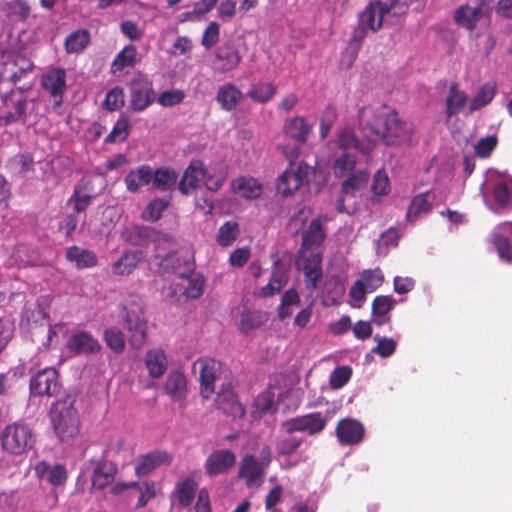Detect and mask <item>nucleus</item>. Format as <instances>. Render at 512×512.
<instances>
[{
    "label": "nucleus",
    "mask_w": 512,
    "mask_h": 512,
    "mask_svg": "<svg viewBox=\"0 0 512 512\" xmlns=\"http://www.w3.org/2000/svg\"><path fill=\"white\" fill-rule=\"evenodd\" d=\"M360 129L386 146L409 143L414 134L412 123L400 118L398 112L385 104L365 105L358 111Z\"/></svg>",
    "instance_id": "obj_1"
},
{
    "label": "nucleus",
    "mask_w": 512,
    "mask_h": 512,
    "mask_svg": "<svg viewBox=\"0 0 512 512\" xmlns=\"http://www.w3.org/2000/svg\"><path fill=\"white\" fill-rule=\"evenodd\" d=\"M75 397L66 394L57 399L50 409V420L56 436L61 441L73 439L79 432V416L75 408Z\"/></svg>",
    "instance_id": "obj_2"
},
{
    "label": "nucleus",
    "mask_w": 512,
    "mask_h": 512,
    "mask_svg": "<svg viewBox=\"0 0 512 512\" xmlns=\"http://www.w3.org/2000/svg\"><path fill=\"white\" fill-rule=\"evenodd\" d=\"M35 442L32 428L22 421L6 425L0 433L1 448L10 455L26 454L34 447Z\"/></svg>",
    "instance_id": "obj_3"
},
{
    "label": "nucleus",
    "mask_w": 512,
    "mask_h": 512,
    "mask_svg": "<svg viewBox=\"0 0 512 512\" xmlns=\"http://www.w3.org/2000/svg\"><path fill=\"white\" fill-rule=\"evenodd\" d=\"M124 309V323L129 333V343L132 347L139 349L147 338V321L143 301L137 296H131Z\"/></svg>",
    "instance_id": "obj_4"
},
{
    "label": "nucleus",
    "mask_w": 512,
    "mask_h": 512,
    "mask_svg": "<svg viewBox=\"0 0 512 512\" xmlns=\"http://www.w3.org/2000/svg\"><path fill=\"white\" fill-rule=\"evenodd\" d=\"M0 65L1 80L14 85L27 79L35 69L29 57L10 49H0Z\"/></svg>",
    "instance_id": "obj_5"
},
{
    "label": "nucleus",
    "mask_w": 512,
    "mask_h": 512,
    "mask_svg": "<svg viewBox=\"0 0 512 512\" xmlns=\"http://www.w3.org/2000/svg\"><path fill=\"white\" fill-rule=\"evenodd\" d=\"M40 363L38 358L32 359L30 366L27 368L29 373H34L29 381L30 394L33 396H54L59 392L60 382L59 373L53 367H44L39 369Z\"/></svg>",
    "instance_id": "obj_6"
},
{
    "label": "nucleus",
    "mask_w": 512,
    "mask_h": 512,
    "mask_svg": "<svg viewBox=\"0 0 512 512\" xmlns=\"http://www.w3.org/2000/svg\"><path fill=\"white\" fill-rule=\"evenodd\" d=\"M323 252L322 251H298L296 266L303 272L304 282L309 290L318 288L323 278Z\"/></svg>",
    "instance_id": "obj_7"
},
{
    "label": "nucleus",
    "mask_w": 512,
    "mask_h": 512,
    "mask_svg": "<svg viewBox=\"0 0 512 512\" xmlns=\"http://www.w3.org/2000/svg\"><path fill=\"white\" fill-rule=\"evenodd\" d=\"M1 101L4 114L0 116V120L4 125L26 121L28 100L23 89H11L1 95Z\"/></svg>",
    "instance_id": "obj_8"
},
{
    "label": "nucleus",
    "mask_w": 512,
    "mask_h": 512,
    "mask_svg": "<svg viewBox=\"0 0 512 512\" xmlns=\"http://www.w3.org/2000/svg\"><path fill=\"white\" fill-rule=\"evenodd\" d=\"M129 108L134 112H142L156 100L153 84L145 77H138L129 83Z\"/></svg>",
    "instance_id": "obj_9"
},
{
    "label": "nucleus",
    "mask_w": 512,
    "mask_h": 512,
    "mask_svg": "<svg viewBox=\"0 0 512 512\" xmlns=\"http://www.w3.org/2000/svg\"><path fill=\"white\" fill-rule=\"evenodd\" d=\"M108 454L109 448H103L98 458H93L89 461L93 466L91 476L92 487L97 490H103L111 485L117 474V466L107 459Z\"/></svg>",
    "instance_id": "obj_10"
},
{
    "label": "nucleus",
    "mask_w": 512,
    "mask_h": 512,
    "mask_svg": "<svg viewBox=\"0 0 512 512\" xmlns=\"http://www.w3.org/2000/svg\"><path fill=\"white\" fill-rule=\"evenodd\" d=\"M327 424V420L321 412H313L289 419L283 423L287 433L301 432L310 436L321 433Z\"/></svg>",
    "instance_id": "obj_11"
},
{
    "label": "nucleus",
    "mask_w": 512,
    "mask_h": 512,
    "mask_svg": "<svg viewBox=\"0 0 512 512\" xmlns=\"http://www.w3.org/2000/svg\"><path fill=\"white\" fill-rule=\"evenodd\" d=\"M67 73L62 67H52L42 75L41 87L54 99L56 105H60L67 90Z\"/></svg>",
    "instance_id": "obj_12"
},
{
    "label": "nucleus",
    "mask_w": 512,
    "mask_h": 512,
    "mask_svg": "<svg viewBox=\"0 0 512 512\" xmlns=\"http://www.w3.org/2000/svg\"><path fill=\"white\" fill-rule=\"evenodd\" d=\"M219 363L212 358H200L193 364V371L199 372L201 395L208 399L214 392Z\"/></svg>",
    "instance_id": "obj_13"
},
{
    "label": "nucleus",
    "mask_w": 512,
    "mask_h": 512,
    "mask_svg": "<svg viewBox=\"0 0 512 512\" xmlns=\"http://www.w3.org/2000/svg\"><path fill=\"white\" fill-rule=\"evenodd\" d=\"M160 266L166 272L173 273L181 278H188L194 271L195 262L193 254L189 252H171L161 259Z\"/></svg>",
    "instance_id": "obj_14"
},
{
    "label": "nucleus",
    "mask_w": 512,
    "mask_h": 512,
    "mask_svg": "<svg viewBox=\"0 0 512 512\" xmlns=\"http://www.w3.org/2000/svg\"><path fill=\"white\" fill-rule=\"evenodd\" d=\"M328 221L326 215H319L312 219L308 228L302 233V241L299 251H318L324 243L327 234L324 223Z\"/></svg>",
    "instance_id": "obj_15"
},
{
    "label": "nucleus",
    "mask_w": 512,
    "mask_h": 512,
    "mask_svg": "<svg viewBox=\"0 0 512 512\" xmlns=\"http://www.w3.org/2000/svg\"><path fill=\"white\" fill-rule=\"evenodd\" d=\"M390 7L381 1L369 3L358 15V24L375 33L383 26L384 16L390 12Z\"/></svg>",
    "instance_id": "obj_16"
},
{
    "label": "nucleus",
    "mask_w": 512,
    "mask_h": 512,
    "mask_svg": "<svg viewBox=\"0 0 512 512\" xmlns=\"http://www.w3.org/2000/svg\"><path fill=\"white\" fill-rule=\"evenodd\" d=\"M335 433L341 445H357L364 438L365 428L356 419L343 418L338 421Z\"/></svg>",
    "instance_id": "obj_17"
},
{
    "label": "nucleus",
    "mask_w": 512,
    "mask_h": 512,
    "mask_svg": "<svg viewBox=\"0 0 512 512\" xmlns=\"http://www.w3.org/2000/svg\"><path fill=\"white\" fill-rule=\"evenodd\" d=\"M492 243L499 257L512 262V222H503L492 233Z\"/></svg>",
    "instance_id": "obj_18"
},
{
    "label": "nucleus",
    "mask_w": 512,
    "mask_h": 512,
    "mask_svg": "<svg viewBox=\"0 0 512 512\" xmlns=\"http://www.w3.org/2000/svg\"><path fill=\"white\" fill-rule=\"evenodd\" d=\"M236 462V455L227 449L212 452L206 462L205 470L210 476H216L229 471Z\"/></svg>",
    "instance_id": "obj_19"
},
{
    "label": "nucleus",
    "mask_w": 512,
    "mask_h": 512,
    "mask_svg": "<svg viewBox=\"0 0 512 512\" xmlns=\"http://www.w3.org/2000/svg\"><path fill=\"white\" fill-rule=\"evenodd\" d=\"M67 348L70 352L80 355V354H96L101 350V344L99 341L94 338L90 333L85 331H80L73 334L68 342Z\"/></svg>",
    "instance_id": "obj_20"
},
{
    "label": "nucleus",
    "mask_w": 512,
    "mask_h": 512,
    "mask_svg": "<svg viewBox=\"0 0 512 512\" xmlns=\"http://www.w3.org/2000/svg\"><path fill=\"white\" fill-rule=\"evenodd\" d=\"M215 404L219 410L233 418H242L245 415V408L230 387L217 393Z\"/></svg>",
    "instance_id": "obj_21"
},
{
    "label": "nucleus",
    "mask_w": 512,
    "mask_h": 512,
    "mask_svg": "<svg viewBox=\"0 0 512 512\" xmlns=\"http://www.w3.org/2000/svg\"><path fill=\"white\" fill-rule=\"evenodd\" d=\"M143 259L144 253L141 250H124L120 258L111 265V272L115 276H129Z\"/></svg>",
    "instance_id": "obj_22"
},
{
    "label": "nucleus",
    "mask_w": 512,
    "mask_h": 512,
    "mask_svg": "<svg viewBox=\"0 0 512 512\" xmlns=\"http://www.w3.org/2000/svg\"><path fill=\"white\" fill-rule=\"evenodd\" d=\"M171 461L172 458L169 453L155 450L138 458L135 465V473L138 476H146L157 467L164 464H170Z\"/></svg>",
    "instance_id": "obj_23"
},
{
    "label": "nucleus",
    "mask_w": 512,
    "mask_h": 512,
    "mask_svg": "<svg viewBox=\"0 0 512 512\" xmlns=\"http://www.w3.org/2000/svg\"><path fill=\"white\" fill-rule=\"evenodd\" d=\"M215 59L217 70L221 73H226L238 67L241 55L236 46L231 43H224L216 49Z\"/></svg>",
    "instance_id": "obj_24"
},
{
    "label": "nucleus",
    "mask_w": 512,
    "mask_h": 512,
    "mask_svg": "<svg viewBox=\"0 0 512 512\" xmlns=\"http://www.w3.org/2000/svg\"><path fill=\"white\" fill-rule=\"evenodd\" d=\"M396 305V300L389 295H378L371 305L372 322L382 326L391 321V311Z\"/></svg>",
    "instance_id": "obj_25"
},
{
    "label": "nucleus",
    "mask_w": 512,
    "mask_h": 512,
    "mask_svg": "<svg viewBox=\"0 0 512 512\" xmlns=\"http://www.w3.org/2000/svg\"><path fill=\"white\" fill-rule=\"evenodd\" d=\"M485 10L481 6L471 7L469 5H461L454 12V21L457 25L473 31L478 22L484 17Z\"/></svg>",
    "instance_id": "obj_26"
},
{
    "label": "nucleus",
    "mask_w": 512,
    "mask_h": 512,
    "mask_svg": "<svg viewBox=\"0 0 512 512\" xmlns=\"http://www.w3.org/2000/svg\"><path fill=\"white\" fill-rule=\"evenodd\" d=\"M204 177L205 169L203 168V163L201 161H193L184 171L178 188L183 194L188 195L197 188L199 181L203 180Z\"/></svg>",
    "instance_id": "obj_27"
},
{
    "label": "nucleus",
    "mask_w": 512,
    "mask_h": 512,
    "mask_svg": "<svg viewBox=\"0 0 512 512\" xmlns=\"http://www.w3.org/2000/svg\"><path fill=\"white\" fill-rule=\"evenodd\" d=\"M492 196L495 207L492 210L496 213L512 209V181L499 180L494 183Z\"/></svg>",
    "instance_id": "obj_28"
},
{
    "label": "nucleus",
    "mask_w": 512,
    "mask_h": 512,
    "mask_svg": "<svg viewBox=\"0 0 512 512\" xmlns=\"http://www.w3.org/2000/svg\"><path fill=\"white\" fill-rule=\"evenodd\" d=\"M153 170L151 166L143 164L132 169L124 178L126 189L131 193H136L144 185H148L152 181Z\"/></svg>",
    "instance_id": "obj_29"
},
{
    "label": "nucleus",
    "mask_w": 512,
    "mask_h": 512,
    "mask_svg": "<svg viewBox=\"0 0 512 512\" xmlns=\"http://www.w3.org/2000/svg\"><path fill=\"white\" fill-rule=\"evenodd\" d=\"M468 97L465 92L459 90L457 83H452L449 87L445 100V115L449 121L453 116L458 115L466 106Z\"/></svg>",
    "instance_id": "obj_30"
},
{
    "label": "nucleus",
    "mask_w": 512,
    "mask_h": 512,
    "mask_svg": "<svg viewBox=\"0 0 512 512\" xmlns=\"http://www.w3.org/2000/svg\"><path fill=\"white\" fill-rule=\"evenodd\" d=\"M283 129L288 138L303 144L307 141L312 126L307 124L303 117L295 116L285 121Z\"/></svg>",
    "instance_id": "obj_31"
},
{
    "label": "nucleus",
    "mask_w": 512,
    "mask_h": 512,
    "mask_svg": "<svg viewBox=\"0 0 512 512\" xmlns=\"http://www.w3.org/2000/svg\"><path fill=\"white\" fill-rule=\"evenodd\" d=\"M243 94L234 84L228 83L220 86L216 94V101L225 111H233L240 103Z\"/></svg>",
    "instance_id": "obj_32"
},
{
    "label": "nucleus",
    "mask_w": 512,
    "mask_h": 512,
    "mask_svg": "<svg viewBox=\"0 0 512 512\" xmlns=\"http://www.w3.org/2000/svg\"><path fill=\"white\" fill-rule=\"evenodd\" d=\"M165 393L175 401H182L186 397L187 380L183 372L171 371L164 384Z\"/></svg>",
    "instance_id": "obj_33"
},
{
    "label": "nucleus",
    "mask_w": 512,
    "mask_h": 512,
    "mask_svg": "<svg viewBox=\"0 0 512 512\" xmlns=\"http://www.w3.org/2000/svg\"><path fill=\"white\" fill-rule=\"evenodd\" d=\"M66 259L74 263L77 269L92 268L98 264L97 255L93 251L76 245L67 248Z\"/></svg>",
    "instance_id": "obj_34"
},
{
    "label": "nucleus",
    "mask_w": 512,
    "mask_h": 512,
    "mask_svg": "<svg viewBox=\"0 0 512 512\" xmlns=\"http://www.w3.org/2000/svg\"><path fill=\"white\" fill-rule=\"evenodd\" d=\"M145 365L152 378L162 377L168 366L166 354L161 349L149 350L145 356Z\"/></svg>",
    "instance_id": "obj_35"
},
{
    "label": "nucleus",
    "mask_w": 512,
    "mask_h": 512,
    "mask_svg": "<svg viewBox=\"0 0 512 512\" xmlns=\"http://www.w3.org/2000/svg\"><path fill=\"white\" fill-rule=\"evenodd\" d=\"M314 175V168L309 166L304 162H300L297 169L295 171L286 170L283 172V179L281 181L280 186H284V180L286 178L292 180L293 187L292 189H299L302 185L308 184L311 180V177ZM285 192L290 191V188H282Z\"/></svg>",
    "instance_id": "obj_36"
},
{
    "label": "nucleus",
    "mask_w": 512,
    "mask_h": 512,
    "mask_svg": "<svg viewBox=\"0 0 512 512\" xmlns=\"http://www.w3.org/2000/svg\"><path fill=\"white\" fill-rule=\"evenodd\" d=\"M232 191L246 199H255L261 195L262 186L252 177H239L232 182Z\"/></svg>",
    "instance_id": "obj_37"
},
{
    "label": "nucleus",
    "mask_w": 512,
    "mask_h": 512,
    "mask_svg": "<svg viewBox=\"0 0 512 512\" xmlns=\"http://www.w3.org/2000/svg\"><path fill=\"white\" fill-rule=\"evenodd\" d=\"M432 210L430 192H423L413 197L406 213V219L414 222L421 214H428Z\"/></svg>",
    "instance_id": "obj_38"
},
{
    "label": "nucleus",
    "mask_w": 512,
    "mask_h": 512,
    "mask_svg": "<svg viewBox=\"0 0 512 512\" xmlns=\"http://www.w3.org/2000/svg\"><path fill=\"white\" fill-rule=\"evenodd\" d=\"M137 50L134 45L125 46L111 63V72L116 74L125 68H133L136 64Z\"/></svg>",
    "instance_id": "obj_39"
},
{
    "label": "nucleus",
    "mask_w": 512,
    "mask_h": 512,
    "mask_svg": "<svg viewBox=\"0 0 512 512\" xmlns=\"http://www.w3.org/2000/svg\"><path fill=\"white\" fill-rule=\"evenodd\" d=\"M263 474V470L254 455H245L239 469V476L245 478L247 485H252Z\"/></svg>",
    "instance_id": "obj_40"
},
{
    "label": "nucleus",
    "mask_w": 512,
    "mask_h": 512,
    "mask_svg": "<svg viewBox=\"0 0 512 512\" xmlns=\"http://www.w3.org/2000/svg\"><path fill=\"white\" fill-rule=\"evenodd\" d=\"M131 127L129 118L126 115L121 114L110 133L106 136L104 143L114 144L126 141L131 132Z\"/></svg>",
    "instance_id": "obj_41"
},
{
    "label": "nucleus",
    "mask_w": 512,
    "mask_h": 512,
    "mask_svg": "<svg viewBox=\"0 0 512 512\" xmlns=\"http://www.w3.org/2000/svg\"><path fill=\"white\" fill-rule=\"evenodd\" d=\"M497 93L495 84L485 83L481 86L477 94L472 98L469 103V113L472 114L475 111L487 106L492 102Z\"/></svg>",
    "instance_id": "obj_42"
},
{
    "label": "nucleus",
    "mask_w": 512,
    "mask_h": 512,
    "mask_svg": "<svg viewBox=\"0 0 512 512\" xmlns=\"http://www.w3.org/2000/svg\"><path fill=\"white\" fill-rule=\"evenodd\" d=\"M91 36L88 30L78 29L70 33L65 39V50L67 53H79L90 43Z\"/></svg>",
    "instance_id": "obj_43"
},
{
    "label": "nucleus",
    "mask_w": 512,
    "mask_h": 512,
    "mask_svg": "<svg viewBox=\"0 0 512 512\" xmlns=\"http://www.w3.org/2000/svg\"><path fill=\"white\" fill-rule=\"evenodd\" d=\"M369 174L365 171H357L352 173L341 186L343 195L354 196L356 192L362 190L368 183Z\"/></svg>",
    "instance_id": "obj_44"
},
{
    "label": "nucleus",
    "mask_w": 512,
    "mask_h": 512,
    "mask_svg": "<svg viewBox=\"0 0 512 512\" xmlns=\"http://www.w3.org/2000/svg\"><path fill=\"white\" fill-rule=\"evenodd\" d=\"M178 175L170 169L161 167L153 172L152 183L153 186L161 191H167L176 184Z\"/></svg>",
    "instance_id": "obj_45"
},
{
    "label": "nucleus",
    "mask_w": 512,
    "mask_h": 512,
    "mask_svg": "<svg viewBox=\"0 0 512 512\" xmlns=\"http://www.w3.org/2000/svg\"><path fill=\"white\" fill-rule=\"evenodd\" d=\"M239 234L240 229L238 223L235 221H226L218 230L216 242L221 247L231 246L236 241Z\"/></svg>",
    "instance_id": "obj_46"
},
{
    "label": "nucleus",
    "mask_w": 512,
    "mask_h": 512,
    "mask_svg": "<svg viewBox=\"0 0 512 512\" xmlns=\"http://www.w3.org/2000/svg\"><path fill=\"white\" fill-rule=\"evenodd\" d=\"M276 86L272 83L260 82L251 86L247 96L259 103L269 102L276 94Z\"/></svg>",
    "instance_id": "obj_47"
},
{
    "label": "nucleus",
    "mask_w": 512,
    "mask_h": 512,
    "mask_svg": "<svg viewBox=\"0 0 512 512\" xmlns=\"http://www.w3.org/2000/svg\"><path fill=\"white\" fill-rule=\"evenodd\" d=\"M369 30L362 27V25L357 24L352 32V36L348 42L346 48V54L349 56V64H352L361 49L362 43L366 36L368 35Z\"/></svg>",
    "instance_id": "obj_48"
},
{
    "label": "nucleus",
    "mask_w": 512,
    "mask_h": 512,
    "mask_svg": "<svg viewBox=\"0 0 512 512\" xmlns=\"http://www.w3.org/2000/svg\"><path fill=\"white\" fill-rule=\"evenodd\" d=\"M288 282V276L286 273L274 270L270 281L260 289L259 295L267 298L280 292Z\"/></svg>",
    "instance_id": "obj_49"
},
{
    "label": "nucleus",
    "mask_w": 512,
    "mask_h": 512,
    "mask_svg": "<svg viewBox=\"0 0 512 512\" xmlns=\"http://www.w3.org/2000/svg\"><path fill=\"white\" fill-rule=\"evenodd\" d=\"M103 339L109 349L116 354H121L125 350V335L116 327L105 329Z\"/></svg>",
    "instance_id": "obj_50"
},
{
    "label": "nucleus",
    "mask_w": 512,
    "mask_h": 512,
    "mask_svg": "<svg viewBox=\"0 0 512 512\" xmlns=\"http://www.w3.org/2000/svg\"><path fill=\"white\" fill-rule=\"evenodd\" d=\"M196 488L197 484L192 478H186L176 486L177 498L182 506L187 507L192 503Z\"/></svg>",
    "instance_id": "obj_51"
},
{
    "label": "nucleus",
    "mask_w": 512,
    "mask_h": 512,
    "mask_svg": "<svg viewBox=\"0 0 512 512\" xmlns=\"http://www.w3.org/2000/svg\"><path fill=\"white\" fill-rule=\"evenodd\" d=\"M356 157L350 153H344L340 157H338L333 165V172L335 177L342 178L352 171H354L356 167Z\"/></svg>",
    "instance_id": "obj_52"
},
{
    "label": "nucleus",
    "mask_w": 512,
    "mask_h": 512,
    "mask_svg": "<svg viewBox=\"0 0 512 512\" xmlns=\"http://www.w3.org/2000/svg\"><path fill=\"white\" fill-rule=\"evenodd\" d=\"M92 198L93 196L86 193L82 187L76 186L68 199V203L73 204L74 211L79 214L86 211L91 204Z\"/></svg>",
    "instance_id": "obj_53"
},
{
    "label": "nucleus",
    "mask_w": 512,
    "mask_h": 512,
    "mask_svg": "<svg viewBox=\"0 0 512 512\" xmlns=\"http://www.w3.org/2000/svg\"><path fill=\"white\" fill-rule=\"evenodd\" d=\"M264 323L263 315L259 311H248L241 315L239 329L242 333L248 334L259 328Z\"/></svg>",
    "instance_id": "obj_54"
},
{
    "label": "nucleus",
    "mask_w": 512,
    "mask_h": 512,
    "mask_svg": "<svg viewBox=\"0 0 512 512\" xmlns=\"http://www.w3.org/2000/svg\"><path fill=\"white\" fill-rule=\"evenodd\" d=\"M124 98V89L116 86L107 92L102 105L108 111H117L124 106Z\"/></svg>",
    "instance_id": "obj_55"
},
{
    "label": "nucleus",
    "mask_w": 512,
    "mask_h": 512,
    "mask_svg": "<svg viewBox=\"0 0 512 512\" xmlns=\"http://www.w3.org/2000/svg\"><path fill=\"white\" fill-rule=\"evenodd\" d=\"M14 331V319L9 315L0 317V354L12 339Z\"/></svg>",
    "instance_id": "obj_56"
},
{
    "label": "nucleus",
    "mask_w": 512,
    "mask_h": 512,
    "mask_svg": "<svg viewBox=\"0 0 512 512\" xmlns=\"http://www.w3.org/2000/svg\"><path fill=\"white\" fill-rule=\"evenodd\" d=\"M360 281H363L369 292H373L383 284L384 274L380 268L365 270Z\"/></svg>",
    "instance_id": "obj_57"
},
{
    "label": "nucleus",
    "mask_w": 512,
    "mask_h": 512,
    "mask_svg": "<svg viewBox=\"0 0 512 512\" xmlns=\"http://www.w3.org/2000/svg\"><path fill=\"white\" fill-rule=\"evenodd\" d=\"M168 205L169 202L165 199L157 198L152 200L145 208L144 219L156 222L161 218Z\"/></svg>",
    "instance_id": "obj_58"
},
{
    "label": "nucleus",
    "mask_w": 512,
    "mask_h": 512,
    "mask_svg": "<svg viewBox=\"0 0 512 512\" xmlns=\"http://www.w3.org/2000/svg\"><path fill=\"white\" fill-rule=\"evenodd\" d=\"M498 143L496 135L480 138L474 146L475 154L480 158H487L495 150Z\"/></svg>",
    "instance_id": "obj_59"
},
{
    "label": "nucleus",
    "mask_w": 512,
    "mask_h": 512,
    "mask_svg": "<svg viewBox=\"0 0 512 512\" xmlns=\"http://www.w3.org/2000/svg\"><path fill=\"white\" fill-rule=\"evenodd\" d=\"M374 340L377 342L376 347L373 349L374 353L382 358H387L394 354L397 346L395 340L392 338L381 337L378 334L374 336Z\"/></svg>",
    "instance_id": "obj_60"
},
{
    "label": "nucleus",
    "mask_w": 512,
    "mask_h": 512,
    "mask_svg": "<svg viewBox=\"0 0 512 512\" xmlns=\"http://www.w3.org/2000/svg\"><path fill=\"white\" fill-rule=\"evenodd\" d=\"M220 37V26L217 22L212 21L208 24L204 33L202 35L201 44L202 46L209 50L215 46V44L219 41Z\"/></svg>",
    "instance_id": "obj_61"
},
{
    "label": "nucleus",
    "mask_w": 512,
    "mask_h": 512,
    "mask_svg": "<svg viewBox=\"0 0 512 512\" xmlns=\"http://www.w3.org/2000/svg\"><path fill=\"white\" fill-rule=\"evenodd\" d=\"M352 369L349 366L337 367L330 375V385L334 389L342 388L351 378Z\"/></svg>",
    "instance_id": "obj_62"
},
{
    "label": "nucleus",
    "mask_w": 512,
    "mask_h": 512,
    "mask_svg": "<svg viewBox=\"0 0 512 512\" xmlns=\"http://www.w3.org/2000/svg\"><path fill=\"white\" fill-rule=\"evenodd\" d=\"M185 98L182 90L171 89L162 92L157 98L158 103L163 107H172L180 104Z\"/></svg>",
    "instance_id": "obj_63"
},
{
    "label": "nucleus",
    "mask_w": 512,
    "mask_h": 512,
    "mask_svg": "<svg viewBox=\"0 0 512 512\" xmlns=\"http://www.w3.org/2000/svg\"><path fill=\"white\" fill-rule=\"evenodd\" d=\"M372 191L374 194L379 196H383L389 193L390 181L384 171L379 170L375 173L372 184Z\"/></svg>",
    "instance_id": "obj_64"
}]
</instances>
